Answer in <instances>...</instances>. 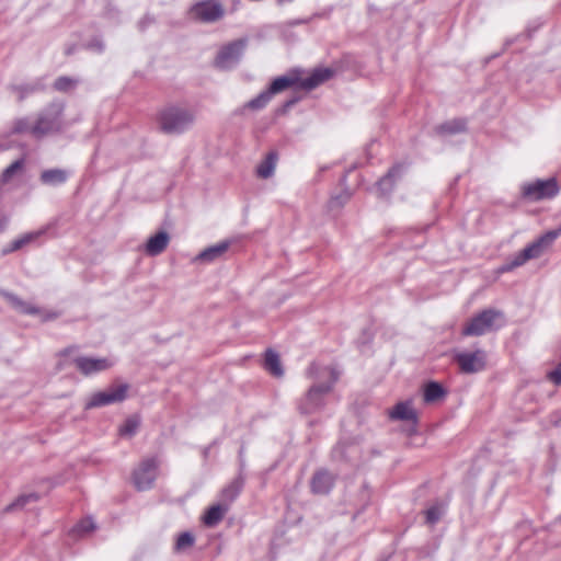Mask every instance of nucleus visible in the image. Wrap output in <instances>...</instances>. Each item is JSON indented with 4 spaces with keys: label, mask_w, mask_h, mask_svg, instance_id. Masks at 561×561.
I'll list each match as a JSON object with an SVG mask.
<instances>
[{
    "label": "nucleus",
    "mask_w": 561,
    "mask_h": 561,
    "mask_svg": "<svg viewBox=\"0 0 561 561\" xmlns=\"http://www.w3.org/2000/svg\"><path fill=\"white\" fill-rule=\"evenodd\" d=\"M33 125H31L28 123L27 119H19L15 122L14 126H13V131L14 133H30L31 134V129H32Z\"/></svg>",
    "instance_id": "38"
},
{
    "label": "nucleus",
    "mask_w": 561,
    "mask_h": 561,
    "mask_svg": "<svg viewBox=\"0 0 561 561\" xmlns=\"http://www.w3.org/2000/svg\"><path fill=\"white\" fill-rule=\"evenodd\" d=\"M195 122V113L180 105H169L161 110L158 123L161 131L168 135H179L188 130Z\"/></svg>",
    "instance_id": "2"
},
{
    "label": "nucleus",
    "mask_w": 561,
    "mask_h": 561,
    "mask_svg": "<svg viewBox=\"0 0 561 561\" xmlns=\"http://www.w3.org/2000/svg\"><path fill=\"white\" fill-rule=\"evenodd\" d=\"M23 164H24V160L19 159L16 161L12 162L8 168H5L1 175L2 182H4V183L9 182L13 178L14 174H16L19 171L22 170Z\"/></svg>",
    "instance_id": "34"
},
{
    "label": "nucleus",
    "mask_w": 561,
    "mask_h": 561,
    "mask_svg": "<svg viewBox=\"0 0 561 561\" xmlns=\"http://www.w3.org/2000/svg\"><path fill=\"white\" fill-rule=\"evenodd\" d=\"M68 173L61 169H49L45 170L41 174V181L50 186L62 184L67 181Z\"/></svg>",
    "instance_id": "25"
},
{
    "label": "nucleus",
    "mask_w": 561,
    "mask_h": 561,
    "mask_svg": "<svg viewBox=\"0 0 561 561\" xmlns=\"http://www.w3.org/2000/svg\"><path fill=\"white\" fill-rule=\"evenodd\" d=\"M343 448L344 446L342 444H337L332 450V457L334 459H342L344 457Z\"/></svg>",
    "instance_id": "42"
},
{
    "label": "nucleus",
    "mask_w": 561,
    "mask_h": 561,
    "mask_svg": "<svg viewBox=\"0 0 561 561\" xmlns=\"http://www.w3.org/2000/svg\"><path fill=\"white\" fill-rule=\"evenodd\" d=\"M548 378L556 385H561V363L548 374Z\"/></svg>",
    "instance_id": "39"
},
{
    "label": "nucleus",
    "mask_w": 561,
    "mask_h": 561,
    "mask_svg": "<svg viewBox=\"0 0 561 561\" xmlns=\"http://www.w3.org/2000/svg\"><path fill=\"white\" fill-rule=\"evenodd\" d=\"M265 368L275 377H282L284 375L279 356L272 350H267L265 353Z\"/></svg>",
    "instance_id": "29"
},
{
    "label": "nucleus",
    "mask_w": 561,
    "mask_h": 561,
    "mask_svg": "<svg viewBox=\"0 0 561 561\" xmlns=\"http://www.w3.org/2000/svg\"><path fill=\"white\" fill-rule=\"evenodd\" d=\"M88 47L90 49H93V50H96V51L101 53L104 49V44H103V42L101 39L94 38V39H92L89 43Z\"/></svg>",
    "instance_id": "40"
},
{
    "label": "nucleus",
    "mask_w": 561,
    "mask_h": 561,
    "mask_svg": "<svg viewBox=\"0 0 561 561\" xmlns=\"http://www.w3.org/2000/svg\"><path fill=\"white\" fill-rule=\"evenodd\" d=\"M194 543H195V537L192 533H190V531L181 533L175 540L174 551L175 552L186 551L187 549L192 548L194 546Z\"/></svg>",
    "instance_id": "31"
},
{
    "label": "nucleus",
    "mask_w": 561,
    "mask_h": 561,
    "mask_svg": "<svg viewBox=\"0 0 561 561\" xmlns=\"http://www.w3.org/2000/svg\"><path fill=\"white\" fill-rule=\"evenodd\" d=\"M159 462L156 458L144 459L133 472L134 485L138 491L152 488L157 478Z\"/></svg>",
    "instance_id": "9"
},
{
    "label": "nucleus",
    "mask_w": 561,
    "mask_h": 561,
    "mask_svg": "<svg viewBox=\"0 0 561 561\" xmlns=\"http://www.w3.org/2000/svg\"><path fill=\"white\" fill-rule=\"evenodd\" d=\"M225 14L226 8L220 0H198L186 11L187 19L199 24H215L221 21Z\"/></svg>",
    "instance_id": "5"
},
{
    "label": "nucleus",
    "mask_w": 561,
    "mask_h": 561,
    "mask_svg": "<svg viewBox=\"0 0 561 561\" xmlns=\"http://www.w3.org/2000/svg\"><path fill=\"white\" fill-rule=\"evenodd\" d=\"M39 499L41 495L36 492L21 494L12 503H10L3 508V513H12L15 511L23 510L26 505L31 503H36L37 501H39Z\"/></svg>",
    "instance_id": "22"
},
{
    "label": "nucleus",
    "mask_w": 561,
    "mask_h": 561,
    "mask_svg": "<svg viewBox=\"0 0 561 561\" xmlns=\"http://www.w3.org/2000/svg\"><path fill=\"white\" fill-rule=\"evenodd\" d=\"M3 295L7 298V300L11 304V306L21 313L35 314L39 312V310L36 307L30 305L28 302L22 300L21 298L13 294L4 293Z\"/></svg>",
    "instance_id": "28"
},
{
    "label": "nucleus",
    "mask_w": 561,
    "mask_h": 561,
    "mask_svg": "<svg viewBox=\"0 0 561 561\" xmlns=\"http://www.w3.org/2000/svg\"><path fill=\"white\" fill-rule=\"evenodd\" d=\"M390 417L401 421H416V412L411 402H399L390 412Z\"/></svg>",
    "instance_id": "21"
},
{
    "label": "nucleus",
    "mask_w": 561,
    "mask_h": 561,
    "mask_svg": "<svg viewBox=\"0 0 561 561\" xmlns=\"http://www.w3.org/2000/svg\"><path fill=\"white\" fill-rule=\"evenodd\" d=\"M335 478L325 469L318 470L311 479V491L314 494H328L334 485Z\"/></svg>",
    "instance_id": "13"
},
{
    "label": "nucleus",
    "mask_w": 561,
    "mask_h": 561,
    "mask_svg": "<svg viewBox=\"0 0 561 561\" xmlns=\"http://www.w3.org/2000/svg\"><path fill=\"white\" fill-rule=\"evenodd\" d=\"M65 104L62 102H53L45 107L38 115L35 124L31 129V135L42 138L46 135L58 133L64 127Z\"/></svg>",
    "instance_id": "4"
},
{
    "label": "nucleus",
    "mask_w": 561,
    "mask_h": 561,
    "mask_svg": "<svg viewBox=\"0 0 561 561\" xmlns=\"http://www.w3.org/2000/svg\"><path fill=\"white\" fill-rule=\"evenodd\" d=\"M77 368L85 376L100 373L108 369L113 366V362L110 358H95L79 356L75 358Z\"/></svg>",
    "instance_id": "12"
},
{
    "label": "nucleus",
    "mask_w": 561,
    "mask_h": 561,
    "mask_svg": "<svg viewBox=\"0 0 561 561\" xmlns=\"http://www.w3.org/2000/svg\"><path fill=\"white\" fill-rule=\"evenodd\" d=\"M9 218L3 217L0 219V231H4L8 227Z\"/></svg>",
    "instance_id": "43"
},
{
    "label": "nucleus",
    "mask_w": 561,
    "mask_h": 561,
    "mask_svg": "<svg viewBox=\"0 0 561 561\" xmlns=\"http://www.w3.org/2000/svg\"><path fill=\"white\" fill-rule=\"evenodd\" d=\"M293 85H299V76L297 72L275 78L267 90L273 96L274 94L280 93Z\"/></svg>",
    "instance_id": "17"
},
{
    "label": "nucleus",
    "mask_w": 561,
    "mask_h": 561,
    "mask_svg": "<svg viewBox=\"0 0 561 561\" xmlns=\"http://www.w3.org/2000/svg\"><path fill=\"white\" fill-rule=\"evenodd\" d=\"M503 322V312L496 309H485L468 321L461 334L463 336H480L496 330Z\"/></svg>",
    "instance_id": "6"
},
{
    "label": "nucleus",
    "mask_w": 561,
    "mask_h": 561,
    "mask_svg": "<svg viewBox=\"0 0 561 561\" xmlns=\"http://www.w3.org/2000/svg\"><path fill=\"white\" fill-rule=\"evenodd\" d=\"M332 76L333 70L330 68H316L307 78H299V87L310 91L328 81Z\"/></svg>",
    "instance_id": "14"
},
{
    "label": "nucleus",
    "mask_w": 561,
    "mask_h": 561,
    "mask_svg": "<svg viewBox=\"0 0 561 561\" xmlns=\"http://www.w3.org/2000/svg\"><path fill=\"white\" fill-rule=\"evenodd\" d=\"M445 396L446 391L438 382L431 381L424 387L423 399L426 403L436 402L443 399Z\"/></svg>",
    "instance_id": "27"
},
{
    "label": "nucleus",
    "mask_w": 561,
    "mask_h": 561,
    "mask_svg": "<svg viewBox=\"0 0 561 561\" xmlns=\"http://www.w3.org/2000/svg\"><path fill=\"white\" fill-rule=\"evenodd\" d=\"M277 162V153L271 151L265 159L256 167V175L261 179H268L274 174Z\"/></svg>",
    "instance_id": "24"
},
{
    "label": "nucleus",
    "mask_w": 561,
    "mask_h": 561,
    "mask_svg": "<svg viewBox=\"0 0 561 561\" xmlns=\"http://www.w3.org/2000/svg\"><path fill=\"white\" fill-rule=\"evenodd\" d=\"M443 514V507L440 505H433L425 511L426 523L430 525L436 524Z\"/></svg>",
    "instance_id": "36"
},
{
    "label": "nucleus",
    "mask_w": 561,
    "mask_h": 561,
    "mask_svg": "<svg viewBox=\"0 0 561 561\" xmlns=\"http://www.w3.org/2000/svg\"><path fill=\"white\" fill-rule=\"evenodd\" d=\"M350 198H351L350 192L345 191V192L332 197L329 202V207H330V209L340 208V207L344 206Z\"/></svg>",
    "instance_id": "37"
},
{
    "label": "nucleus",
    "mask_w": 561,
    "mask_h": 561,
    "mask_svg": "<svg viewBox=\"0 0 561 561\" xmlns=\"http://www.w3.org/2000/svg\"><path fill=\"white\" fill-rule=\"evenodd\" d=\"M244 485V478L240 473L237 478H234L222 491L221 497L226 503L233 502L237 496L240 494L242 488Z\"/></svg>",
    "instance_id": "23"
},
{
    "label": "nucleus",
    "mask_w": 561,
    "mask_h": 561,
    "mask_svg": "<svg viewBox=\"0 0 561 561\" xmlns=\"http://www.w3.org/2000/svg\"><path fill=\"white\" fill-rule=\"evenodd\" d=\"M307 376L312 379V385L298 401L301 414L316 413L325 407V398L337 382L340 371L333 366L312 363L307 369Z\"/></svg>",
    "instance_id": "1"
},
{
    "label": "nucleus",
    "mask_w": 561,
    "mask_h": 561,
    "mask_svg": "<svg viewBox=\"0 0 561 561\" xmlns=\"http://www.w3.org/2000/svg\"><path fill=\"white\" fill-rule=\"evenodd\" d=\"M451 355L460 373L466 375L480 373L486 366V353L481 348L473 352L454 351Z\"/></svg>",
    "instance_id": "7"
},
{
    "label": "nucleus",
    "mask_w": 561,
    "mask_h": 561,
    "mask_svg": "<svg viewBox=\"0 0 561 561\" xmlns=\"http://www.w3.org/2000/svg\"><path fill=\"white\" fill-rule=\"evenodd\" d=\"M297 102L296 99H291L285 103V107H290Z\"/></svg>",
    "instance_id": "45"
},
{
    "label": "nucleus",
    "mask_w": 561,
    "mask_h": 561,
    "mask_svg": "<svg viewBox=\"0 0 561 561\" xmlns=\"http://www.w3.org/2000/svg\"><path fill=\"white\" fill-rule=\"evenodd\" d=\"M561 234V227L547 231L534 242L528 244L522 251L513 255L505 264L500 267L501 273L511 272L516 267L524 265L531 259L539 257L547 249H549L556 239Z\"/></svg>",
    "instance_id": "3"
},
{
    "label": "nucleus",
    "mask_w": 561,
    "mask_h": 561,
    "mask_svg": "<svg viewBox=\"0 0 561 561\" xmlns=\"http://www.w3.org/2000/svg\"><path fill=\"white\" fill-rule=\"evenodd\" d=\"M58 317V313L56 312H50V313H46L44 316V320L47 321V320H51V319H56Z\"/></svg>",
    "instance_id": "44"
},
{
    "label": "nucleus",
    "mask_w": 561,
    "mask_h": 561,
    "mask_svg": "<svg viewBox=\"0 0 561 561\" xmlns=\"http://www.w3.org/2000/svg\"><path fill=\"white\" fill-rule=\"evenodd\" d=\"M139 424V419L131 416L119 427V434L122 436H133L137 432Z\"/></svg>",
    "instance_id": "32"
},
{
    "label": "nucleus",
    "mask_w": 561,
    "mask_h": 561,
    "mask_svg": "<svg viewBox=\"0 0 561 561\" xmlns=\"http://www.w3.org/2000/svg\"><path fill=\"white\" fill-rule=\"evenodd\" d=\"M559 193V186L554 179L537 180L523 186V196L530 201L552 198Z\"/></svg>",
    "instance_id": "10"
},
{
    "label": "nucleus",
    "mask_w": 561,
    "mask_h": 561,
    "mask_svg": "<svg viewBox=\"0 0 561 561\" xmlns=\"http://www.w3.org/2000/svg\"><path fill=\"white\" fill-rule=\"evenodd\" d=\"M71 348H65L62 352H61V355H68L70 353Z\"/></svg>",
    "instance_id": "46"
},
{
    "label": "nucleus",
    "mask_w": 561,
    "mask_h": 561,
    "mask_svg": "<svg viewBox=\"0 0 561 561\" xmlns=\"http://www.w3.org/2000/svg\"><path fill=\"white\" fill-rule=\"evenodd\" d=\"M128 389L129 386L127 383L112 385L103 391L93 393L85 408L93 409L122 402L126 399Z\"/></svg>",
    "instance_id": "8"
},
{
    "label": "nucleus",
    "mask_w": 561,
    "mask_h": 561,
    "mask_svg": "<svg viewBox=\"0 0 561 561\" xmlns=\"http://www.w3.org/2000/svg\"><path fill=\"white\" fill-rule=\"evenodd\" d=\"M247 44V39L240 38L224 46L216 57V66L221 69H229L236 66L241 59Z\"/></svg>",
    "instance_id": "11"
},
{
    "label": "nucleus",
    "mask_w": 561,
    "mask_h": 561,
    "mask_svg": "<svg viewBox=\"0 0 561 561\" xmlns=\"http://www.w3.org/2000/svg\"><path fill=\"white\" fill-rule=\"evenodd\" d=\"M13 89L14 91L19 92L20 100H22L25 94L34 91V88L31 87H14Z\"/></svg>",
    "instance_id": "41"
},
{
    "label": "nucleus",
    "mask_w": 561,
    "mask_h": 561,
    "mask_svg": "<svg viewBox=\"0 0 561 561\" xmlns=\"http://www.w3.org/2000/svg\"><path fill=\"white\" fill-rule=\"evenodd\" d=\"M466 130V121L461 118L451 119L437 125L434 133L438 136H451L463 133Z\"/></svg>",
    "instance_id": "18"
},
{
    "label": "nucleus",
    "mask_w": 561,
    "mask_h": 561,
    "mask_svg": "<svg viewBox=\"0 0 561 561\" xmlns=\"http://www.w3.org/2000/svg\"><path fill=\"white\" fill-rule=\"evenodd\" d=\"M95 529V524L92 518H84L79 522L73 528L72 533L77 536H84Z\"/></svg>",
    "instance_id": "33"
},
{
    "label": "nucleus",
    "mask_w": 561,
    "mask_h": 561,
    "mask_svg": "<svg viewBox=\"0 0 561 561\" xmlns=\"http://www.w3.org/2000/svg\"><path fill=\"white\" fill-rule=\"evenodd\" d=\"M227 511L228 507L221 504L210 506L203 517L204 524L208 527L216 526L224 518Z\"/></svg>",
    "instance_id": "26"
},
{
    "label": "nucleus",
    "mask_w": 561,
    "mask_h": 561,
    "mask_svg": "<svg viewBox=\"0 0 561 561\" xmlns=\"http://www.w3.org/2000/svg\"><path fill=\"white\" fill-rule=\"evenodd\" d=\"M271 100H272V94L266 89L265 91L261 92L256 98L247 102L244 104V108H248L251 111H260V110L264 108Z\"/></svg>",
    "instance_id": "30"
},
{
    "label": "nucleus",
    "mask_w": 561,
    "mask_h": 561,
    "mask_svg": "<svg viewBox=\"0 0 561 561\" xmlns=\"http://www.w3.org/2000/svg\"><path fill=\"white\" fill-rule=\"evenodd\" d=\"M401 173L402 165L397 164L392 167L382 179L379 180L378 188L382 195H387L392 191L394 182L398 178H400Z\"/></svg>",
    "instance_id": "19"
},
{
    "label": "nucleus",
    "mask_w": 561,
    "mask_h": 561,
    "mask_svg": "<svg viewBox=\"0 0 561 561\" xmlns=\"http://www.w3.org/2000/svg\"><path fill=\"white\" fill-rule=\"evenodd\" d=\"M43 233H44V230L27 232V233L16 238L15 240H13L8 248L2 250V253L8 254L11 252L18 251V250L22 249L23 247L37 240Z\"/></svg>",
    "instance_id": "20"
},
{
    "label": "nucleus",
    "mask_w": 561,
    "mask_h": 561,
    "mask_svg": "<svg viewBox=\"0 0 561 561\" xmlns=\"http://www.w3.org/2000/svg\"><path fill=\"white\" fill-rule=\"evenodd\" d=\"M170 242V234L161 230L154 236H151L144 245V251L149 256H157L161 254Z\"/></svg>",
    "instance_id": "15"
},
{
    "label": "nucleus",
    "mask_w": 561,
    "mask_h": 561,
    "mask_svg": "<svg viewBox=\"0 0 561 561\" xmlns=\"http://www.w3.org/2000/svg\"><path fill=\"white\" fill-rule=\"evenodd\" d=\"M229 247V241H222L218 244L208 247L194 259V262L211 263L221 257L228 251Z\"/></svg>",
    "instance_id": "16"
},
{
    "label": "nucleus",
    "mask_w": 561,
    "mask_h": 561,
    "mask_svg": "<svg viewBox=\"0 0 561 561\" xmlns=\"http://www.w3.org/2000/svg\"><path fill=\"white\" fill-rule=\"evenodd\" d=\"M77 85V81L69 77H59L54 83L57 91L67 92Z\"/></svg>",
    "instance_id": "35"
}]
</instances>
